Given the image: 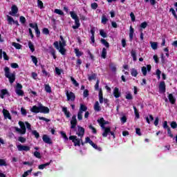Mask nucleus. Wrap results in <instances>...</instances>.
Here are the masks:
<instances>
[{"label":"nucleus","instance_id":"obj_1","mask_svg":"<svg viewBox=\"0 0 177 177\" xmlns=\"http://www.w3.org/2000/svg\"><path fill=\"white\" fill-rule=\"evenodd\" d=\"M97 122L100 124L102 129L103 130V138H107V135L110 133L113 136V139H115V135L114 134V132L111 131V127H104V125H109V124H110V122L106 121L104 120V118H101L100 120H97Z\"/></svg>","mask_w":177,"mask_h":177},{"label":"nucleus","instance_id":"obj_2","mask_svg":"<svg viewBox=\"0 0 177 177\" xmlns=\"http://www.w3.org/2000/svg\"><path fill=\"white\" fill-rule=\"evenodd\" d=\"M76 135L79 136L80 138H77L76 136H71L69 137V140H72L74 143V146H81V143L82 146H84V142H82V137L85 135V129L81 127H78Z\"/></svg>","mask_w":177,"mask_h":177},{"label":"nucleus","instance_id":"obj_3","mask_svg":"<svg viewBox=\"0 0 177 177\" xmlns=\"http://www.w3.org/2000/svg\"><path fill=\"white\" fill-rule=\"evenodd\" d=\"M30 111L32 113H44V114H48L49 113V108L46 107V106H44L42 105V104H39V106H33L31 109H30Z\"/></svg>","mask_w":177,"mask_h":177},{"label":"nucleus","instance_id":"obj_4","mask_svg":"<svg viewBox=\"0 0 177 177\" xmlns=\"http://www.w3.org/2000/svg\"><path fill=\"white\" fill-rule=\"evenodd\" d=\"M53 45L55 48L59 50L60 54L66 55V48H64V46H66V41H59H59H55Z\"/></svg>","mask_w":177,"mask_h":177},{"label":"nucleus","instance_id":"obj_5","mask_svg":"<svg viewBox=\"0 0 177 177\" xmlns=\"http://www.w3.org/2000/svg\"><path fill=\"white\" fill-rule=\"evenodd\" d=\"M5 77L8 78L10 83L12 84L16 80V75L15 73H10V69L9 67L6 66L4 68Z\"/></svg>","mask_w":177,"mask_h":177},{"label":"nucleus","instance_id":"obj_6","mask_svg":"<svg viewBox=\"0 0 177 177\" xmlns=\"http://www.w3.org/2000/svg\"><path fill=\"white\" fill-rule=\"evenodd\" d=\"M19 125L20 128L17 127H15L14 129L16 131V132H17L18 133H20L21 135H26V124H24V122L19 121Z\"/></svg>","mask_w":177,"mask_h":177},{"label":"nucleus","instance_id":"obj_7","mask_svg":"<svg viewBox=\"0 0 177 177\" xmlns=\"http://www.w3.org/2000/svg\"><path fill=\"white\" fill-rule=\"evenodd\" d=\"M86 110H88V107L81 104L79 109V112L77 113V119L79 120V121H81L82 120V114L84 113V111H86Z\"/></svg>","mask_w":177,"mask_h":177},{"label":"nucleus","instance_id":"obj_8","mask_svg":"<svg viewBox=\"0 0 177 177\" xmlns=\"http://www.w3.org/2000/svg\"><path fill=\"white\" fill-rule=\"evenodd\" d=\"M23 86L21 84L17 83L15 88V93L18 96H24V91H23Z\"/></svg>","mask_w":177,"mask_h":177},{"label":"nucleus","instance_id":"obj_9","mask_svg":"<svg viewBox=\"0 0 177 177\" xmlns=\"http://www.w3.org/2000/svg\"><path fill=\"white\" fill-rule=\"evenodd\" d=\"M66 97H67V100L68 102H74V100H75V94H74V93L70 91L68 92V91H66Z\"/></svg>","mask_w":177,"mask_h":177},{"label":"nucleus","instance_id":"obj_10","mask_svg":"<svg viewBox=\"0 0 177 177\" xmlns=\"http://www.w3.org/2000/svg\"><path fill=\"white\" fill-rule=\"evenodd\" d=\"M17 148L18 149V151H30V149H31L29 146L23 145H17Z\"/></svg>","mask_w":177,"mask_h":177},{"label":"nucleus","instance_id":"obj_11","mask_svg":"<svg viewBox=\"0 0 177 177\" xmlns=\"http://www.w3.org/2000/svg\"><path fill=\"white\" fill-rule=\"evenodd\" d=\"M42 140L44 142V143H46L47 145H52V139H50V137L48 136V135H43Z\"/></svg>","mask_w":177,"mask_h":177},{"label":"nucleus","instance_id":"obj_12","mask_svg":"<svg viewBox=\"0 0 177 177\" xmlns=\"http://www.w3.org/2000/svg\"><path fill=\"white\" fill-rule=\"evenodd\" d=\"M5 96H10L9 91H8V89H1L0 90V97L1 99H4Z\"/></svg>","mask_w":177,"mask_h":177},{"label":"nucleus","instance_id":"obj_13","mask_svg":"<svg viewBox=\"0 0 177 177\" xmlns=\"http://www.w3.org/2000/svg\"><path fill=\"white\" fill-rule=\"evenodd\" d=\"M71 129H75V127H77V116L73 115L72 117V120H71Z\"/></svg>","mask_w":177,"mask_h":177},{"label":"nucleus","instance_id":"obj_14","mask_svg":"<svg viewBox=\"0 0 177 177\" xmlns=\"http://www.w3.org/2000/svg\"><path fill=\"white\" fill-rule=\"evenodd\" d=\"M19 12V8L17 6H12L11 8V11L9 12L10 16H16V14Z\"/></svg>","mask_w":177,"mask_h":177},{"label":"nucleus","instance_id":"obj_15","mask_svg":"<svg viewBox=\"0 0 177 177\" xmlns=\"http://www.w3.org/2000/svg\"><path fill=\"white\" fill-rule=\"evenodd\" d=\"M151 70V65H147L146 66H143L142 68V73L143 75H147V71H150Z\"/></svg>","mask_w":177,"mask_h":177},{"label":"nucleus","instance_id":"obj_16","mask_svg":"<svg viewBox=\"0 0 177 177\" xmlns=\"http://www.w3.org/2000/svg\"><path fill=\"white\" fill-rule=\"evenodd\" d=\"M159 91L161 93H165V82H161L160 83Z\"/></svg>","mask_w":177,"mask_h":177},{"label":"nucleus","instance_id":"obj_17","mask_svg":"<svg viewBox=\"0 0 177 177\" xmlns=\"http://www.w3.org/2000/svg\"><path fill=\"white\" fill-rule=\"evenodd\" d=\"M3 114L4 118L6 119L8 118V120H12V116H10V113H9V111L3 109Z\"/></svg>","mask_w":177,"mask_h":177},{"label":"nucleus","instance_id":"obj_18","mask_svg":"<svg viewBox=\"0 0 177 177\" xmlns=\"http://www.w3.org/2000/svg\"><path fill=\"white\" fill-rule=\"evenodd\" d=\"M48 51L51 53L53 59H56V50H55V48L52 46L48 47Z\"/></svg>","mask_w":177,"mask_h":177},{"label":"nucleus","instance_id":"obj_19","mask_svg":"<svg viewBox=\"0 0 177 177\" xmlns=\"http://www.w3.org/2000/svg\"><path fill=\"white\" fill-rule=\"evenodd\" d=\"M2 53H3V57L4 60H9V57L8 56V54H6V52L2 51V49H0V59H2Z\"/></svg>","mask_w":177,"mask_h":177},{"label":"nucleus","instance_id":"obj_20","mask_svg":"<svg viewBox=\"0 0 177 177\" xmlns=\"http://www.w3.org/2000/svg\"><path fill=\"white\" fill-rule=\"evenodd\" d=\"M113 95L115 97L118 98L120 96H121V93L120 92V90L118 88L115 87L113 90Z\"/></svg>","mask_w":177,"mask_h":177},{"label":"nucleus","instance_id":"obj_21","mask_svg":"<svg viewBox=\"0 0 177 177\" xmlns=\"http://www.w3.org/2000/svg\"><path fill=\"white\" fill-rule=\"evenodd\" d=\"M75 26H73V30H77V28H80L81 24H80V19L78 18L77 19H75Z\"/></svg>","mask_w":177,"mask_h":177},{"label":"nucleus","instance_id":"obj_22","mask_svg":"<svg viewBox=\"0 0 177 177\" xmlns=\"http://www.w3.org/2000/svg\"><path fill=\"white\" fill-rule=\"evenodd\" d=\"M150 45H151V48H152L153 50H156L158 47V43L156 41H150Z\"/></svg>","mask_w":177,"mask_h":177},{"label":"nucleus","instance_id":"obj_23","mask_svg":"<svg viewBox=\"0 0 177 177\" xmlns=\"http://www.w3.org/2000/svg\"><path fill=\"white\" fill-rule=\"evenodd\" d=\"M62 111L64 113L66 118H70V111L67 110V107H62Z\"/></svg>","mask_w":177,"mask_h":177},{"label":"nucleus","instance_id":"obj_24","mask_svg":"<svg viewBox=\"0 0 177 177\" xmlns=\"http://www.w3.org/2000/svg\"><path fill=\"white\" fill-rule=\"evenodd\" d=\"M169 100L171 104H175V102H176V100L175 97H174V95L172 94H169Z\"/></svg>","mask_w":177,"mask_h":177},{"label":"nucleus","instance_id":"obj_25","mask_svg":"<svg viewBox=\"0 0 177 177\" xmlns=\"http://www.w3.org/2000/svg\"><path fill=\"white\" fill-rule=\"evenodd\" d=\"M94 110L95 111H100V110H102V109L100 108V105L99 104V102H95V104H94Z\"/></svg>","mask_w":177,"mask_h":177},{"label":"nucleus","instance_id":"obj_26","mask_svg":"<svg viewBox=\"0 0 177 177\" xmlns=\"http://www.w3.org/2000/svg\"><path fill=\"white\" fill-rule=\"evenodd\" d=\"M133 28H132V26H130V30H129V39L130 41H132L133 39Z\"/></svg>","mask_w":177,"mask_h":177},{"label":"nucleus","instance_id":"obj_27","mask_svg":"<svg viewBox=\"0 0 177 177\" xmlns=\"http://www.w3.org/2000/svg\"><path fill=\"white\" fill-rule=\"evenodd\" d=\"M107 21H109V19H107V17L105 15H103L102 17L101 23L102 24H106Z\"/></svg>","mask_w":177,"mask_h":177},{"label":"nucleus","instance_id":"obj_28","mask_svg":"<svg viewBox=\"0 0 177 177\" xmlns=\"http://www.w3.org/2000/svg\"><path fill=\"white\" fill-rule=\"evenodd\" d=\"M145 120L147 122V124H150V121H154V118L151 115H149V116H147L145 118Z\"/></svg>","mask_w":177,"mask_h":177},{"label":"nucleus","instance_id":"obj_29","mask_svg":"<svg viewBox=\"0 0 177 177\" xmlns=\"http://www.w3.org/2000/svg\"><path fill=\"white\" fill-rule=\"evenodd\" d=\"M7 20L8 21V24H10V26H12V24L15 23V19H13V18L9 15H7Z\"/></svg>","mask_w":177,"mask_h":177},{"label":"nucleus","instance_id":"obj_30","mask_svg":"<svg viewBox=\"0 0 177 177\" xmlns=\"http://www.w3.org/2000/svg\"><path fill=\"white\" fill-rule=\"evenodd\" d=\"M75 53L77 57H80L84 55V53L80 51L78 48H75Z\"/></svg>","mask_w":177,"mask_h":177},{"label":"nucleus","instance_id":"obj_31","mask_svg":"<svg viewBox=\"0 0 177 177\" xmlns=\"http://www.w3.org/2000/svg\"><path fill=\"white\" fill-rule=\"evenodd\" d=\"M44 89L47 93H50L52 92V88H50V86L49 84H45Z\"/></svg>","mask_w":177,"mask_h":177},{"label":"nucleus","instance_id":"obj_32","mask_svg":"<svg viewBox=\"0 0 177 177\" xmlns=\"http://www.w3.org/2000/svg\"><path fill=\"white\" fill-rule=\"evenodd\" d=\"M54 13H56L57 15H59V16H64V12H63V11L60 9H55L54 10Z\"/></svg>","mask_w":177,"mask_h":177},{"label":"nucleus","instance_id":"obj_33","mask_svg":"<svg viewBox=\"0 0 177 177\" xmlns=\"http://www.w3.org/2000/svg\"><path fill=\"white\" fill-rule=\"evenodd\" d=\"M106 56H107V50L104 48L102 49L101 57H102V59H106Z\"/></svg>","mask_w":177,"mask_h":177},{"label":"nucleus","instance_id":"obj_34","mask_svg":"<svg viewBox=\"0 0 177 177\" xmlns=\"http://www.w3.org/2000/svg\"><path fill=\"white\" fill-rule=\"evenodd\" d=\"M70 15L72 19H73V20H76L77 19H78V15H77V14H75V12L71 11Z\"/></svg>","mask_w":177,"mask_h":177},{"label":"nucleus","instance_id":"obj_35","mask_svg":"<svg viewBox=\"0 0 177 177\" xmlns=\"http://www.w3.org/2000/svg\"><path fill=\"white\" fill-rule=\"evenodd\" d=\"M101 43L103 45H104V46H106V48H110V44H109V42H107V41H106V39H101Z\"/></svg>","mask_w":177,"mask_h":177},{"label":"nucleus","instance_id":"obj_36","mask_svg":"<svg viewBox=\"0 0 177 177\" xmlns=\"http://www.w3.org/2000/svg\"><path fill=\"white\" fill-rule=\"evenodd\" d=\"M90 145L91 146H92V147H93V149H95V150H99L100 151H102V148L98 147L97 145L95 144L93 142H91V144Z\"/></svg>","mask_w":177,"mask_h":177},{"label":"nucleus","instance_id":"obj_37","mask_svg":"<svg viewBox=\"0 0 177 177\" xmlns=\"http://www.w3.org/2000/svg\"><path fill=\"white\" fill-rule=\"evenodd\" d=\"M12 46H15L16 49H21V45L19 43L12 42Z\"/></svg>","mask_w":177,"mask_h":177},{"label":"nucleus","instance_id":"obj_38","mask_svg":"<svg viewBox=\"0 0 177 177\" xmlns=\"http://www.w3.org/2000/svg\"><path fill=\"white\" fill-rule=\"evenodd\" d=\"M48 165H50V162L39 165V169H44V168H46V167H48Z\"/></svg>","mask_w":177,"mask_h":177},{"label":"nucleus","instance_id":"obj_39","mask_svg":"<svg viewBox=\"0 0 177 177\" xmlns=\"http://www.w3.org/2000/svg\"><path fill=\"white\" fill-rule=\"evenodd\" d=\"M134 113L136 115V118H140V115H139V112L138 111V109H136V106H133Z\"/></svg>","mask_w":177,"mask_h":177},{"label":"nucleus","instance_id":"obj_40","mask_svg":"<svg viewBox=\"0 0 177 177\" xmlns=\"http://www.w3.org/2000/svg\"><path fill=\"white\" fill-rule=\"evenodd\" d=\"M28 46L31 52H34V50H35V48H34V44H32V42L28 41Z\"/></svg>","mask_w":177,"mask_h":177},{"label":"nucleus","instance_id":"obj_41","mask_svg":"<svg viewBox=\"0 0 177 177\" xmlns=\"http://www.w3.org/2000/svg\"><path fill=\"white\" fill-rule=\"evenodd\" d=\"M37 6L39 9H43L44 8V3L41 0H37Z\"/></svg>","mask_w":177,"mask_h":177},{"label":"nucleus","instance_id":"obj_42","mask_svg":"<svg viewBox=\"0 0 177 177\" xmlns=\"http://www.w3.org/2000/svg\"><path fill=\"white\" fill-rule=\"evenodd\" d=\"M71 81L73 82V85H75V86H80V84L77 82V80H75L74 77H71Z\"/></svg>","mask_w":177,"mask_h":177},{"label":"nucleus","instance_id":"obj_43","mask_svg":"<svg viewBox=\"0 0 177 177\" xmlns=\"http://www.w3.org/2000/svg\"><path fill=\"white\" fill-rule=\"evenodd\" d=\"M131 75L132 77H137L138 76V71L135 68L131 69Z\"/></svg>","mask_w":177,"mask_h":177},{"label":"nucleus","instance_id":"obj_44","mask_svg":"<svg viewBox=\"0 0 177 177\" xmlns=\"http://www.w3.org/2000/svg\"><path fill=\"white\" fill-rule=\"evenodd\" d=\"M32 172V169H30V170H28L24 173L22 175V177H27L28 176L29 174H31Z\"/></svg>","mask_w":177,"mask_h":177},{"label":"nucleus","instance_id":"obj_45","mask_svg":"<svg viewBox=\"0 0 177 177\" xmlns=\"http://www.w3.org/2000/svg\"><path fill=\"white\" fill-rule=\"evenodd\" d=\"M61 136L64 139V140H68V138L67 137V135L64 131H61L60 132Z\"/></svg>","mask_w":177,"mask_h":177},{"label":"nucleus","instance_id":"obj_46","mask_svg":"<svg viewBox=\"0 0 177 177\" xmlns=\"http://www.w3.org/2000/svg\"><path fill=\"white\" fill-rule=\"evenodd\" d=\"M131 56L133 57V59L134 62H136V51H135L134 50H131Z\"/></svg>","mask_w":177,"mask_h":177},{"label":"nucleus","instance_id":"obj_47","mask_svg":"<svg viewBox=\"0 0 177 177\" xmlns=\"http://www.w3.org/2000/svg\"><path fill=\"white\" fill-rule=\"evenodd\" d=\"M32 62L35 64V66H37V64L38 63V59H37V57L32 55L30 56Z\"/></svg>","mask_w":177,"mask_h":177},{"label":"nucleus","instance_id":"obj_48","mask_svg":"<svg viewBox=\"0 0 177 177\" xmlns=\"http://www.w3.org/2000/svg\"><path fill=\"white\" fill-rule=\"evenodd\" d=\"M31 132L34 135V136L36 138V139H38V138H39V133L37 132L36 130H33V131L32 130Z\"/></svg>","mask_w":177,"mask_h":177},{"label":"nucleus","instance_id":"obj_49","mask_svg":"<svg viewBox=\"0 0 177 177\" xmlns=\"http://www.w3.org/2000/svg\"><path fill=\"white\" fill-rule=\"evenodd\" d=\"M126 99H127V100H132V99H133V97L132 96V94H131V93H127L126 95Z\"/></svg>","mask_w":177,"mask_h":177},{"label":"nucleus","instance_id":"obj_50","mask_svg":"<svg viewBox=\"0 0 177 177\" xmlns=\"http://www.w3.org/2000/svg\"><path fill=\"white\" fill-rule=\"evenodd\" d=\"M100 34L101 37H102L103 38H106V37H107V34L104 32V30H100Z\"/></svg>","mask_w":177,"mask_h":177},{"label":"nucleus","instance_id":"obj_51","mask_svg":"<svg viewBox=\"0 0 177 177\" xmlns=\"http://www.w3.org/2000/svg\"><path fill=\"white\" fill-rule=\"evenodd\" d=\"M6 160L5 159H0V166L6 167Z\"/></svg>","mask_w":177,"mask_h":177},{"label":"nucleus","instance_id":"obj_52","mask_svg":"<svg viewBox=\"0 0 177 177\" xmlns=\"http://www.w3.org/2000/svg\"><path fill=\"white\" fill-rule=\"evenodd\" d=\"M88 128H89L90 129H91L93 133H94V134L97 133L96 129H95V128L93 127V126H92V124H90V125L88 126Z\"/></svg>","mask_w":177,"mask_h":177},{"label":"nucleus","instance_id":"obj_53","mask_svg":"<svg viewBox=\"0 0 177 177\" xmlns=\"http://www.w3.org/2000/svg\"><path fill=\"white\" fill-rule=\"evenodd\" d=\"M169 12H171L172 15L174 16V17L177 19L176 12H175V10L173 8H170Z\"/></svg>","mask_w":177,"mask_h":177},{"label":"nucleus","instance_id":"obj_54","mask_svg":"<svg viewBox=\"0 0 177 177\" xmlns=\"http://www.w3.org/2000/svg\"><path fill=\"white\" fill-rule=\"evenodd\" d=\"M89 81H92V80H96V74L93 73L91 76H88Z\"/></svg>","mask_w":177,"mask_h":177},{"label":"nucleus","instance_id":"obj_55","mask_svg":"<svg viewBox=\"0 0 177 177\" xmlns=\"http://www.w3.org/2000/svg\"><path fill=\"white\" fill-rule=\"evenodd\" d=\"M163 128H164V129H167V130H168V129H170L169 127L168 126V122L165 121L163 122Z\"/></svg>","mask_w":177,"mask_h":177},{"label":"nucleus","instance_id":"obj_56","mask_svg":"<svg viewBox=\"0 0 177 177\" xmlns=\"http://www.w3.org/2000/svg\"><path fill=\"white\" fill-rule=\"evenodd\" d=\"M21 113L22 115H27V111L24 108H21Z\"/></svg>","mask_w":177,"mask_h":177},{"label":"nucleus","instance_id":"obj_57","mask_svg":"<svg viewBox=\"0 0 177 177\" xmlns=\"http://www.w3.org/2000/svg\"><path fill=\"white\" fill-rule=\"evenodd\" d=\"M156 75H157L158 80H160V78H161V71H160V69L156 70Z\"/></svg>","mask_w":177,"mask_h":177},{"label":"nucleus","instance_id":"obj_58","mask_svg":"<svg viewBox=\"0 0 177 177\" xmlns=\"http://www.w3.org/2000/svg\"><path fill=\"white\" fill-rule=\"evenodd\" d=\"M55 73L57 74V75H60L62 74V69L56 67L55 68Z\"/></svg>","mask_w":177,"mask_h":177},{"label":"nucleus","instance_id":"obj_59","mask_svg":"<svg viewBox=\"0 0 177 177\" xmlns=\"http://www.w3.org/2000/svg\"><path fill=\"white\" fill-rule=\"evenodd\" d=\"M140 27L141 28H146V27H147V22H146V21L142 22V23L140 24Z\"/></svg>","mask_w":177,"mask_h":177},{"label":"nucleus","instance_id":"obj_60","mask_svg":"<svg viewBox=\"0 0 177 177\" xmlns=\"http://www.w3.org/2000/svg\"><path fill=\"white\" fill-rule=\"evenodd\" d=\"M91 8H93L94 10H95V9H97V4L96 3H93L91 5Z\"/></svg>","mask_w":177,"mask_h":177},{"label":"nucleus","instance_id":"obj_61","mask_svg":"<svg viewBox=\"0 0 177 177\" xmlns=\"http://www.w3.org/2000/svg\"><path fill=\"white\" fill-rule=\"evenodd\" d=\"M34 156L35 157H36L37 158H41V153L38 152V151H35L34 153Z\"/></svg>","mask_w":177,"mask_h":177},{"label":"nucleus","instance_id":"obj_62","mask_svg":"<svg viewBox=\"0 0 177 177\" xmlns=\"http://www.w3.org/2000/svg\"><path fill=\"white\" fill-rule=\"evenodd\" d=\"M18 140L21 142V143L26 142V138L24 137H19Z\"/></svg>","mask_w":177,"mask_h":177},{"label":"nucleus","instance_id":"obj_63","mask_svg":"<svg viewBox=\"0 0 177 177\" xmlns=\"http://www.w3.org/2000/svg\"><path fill=\"white\" fill-rule=\"evenodd\" d=\"M19 20L22 24H24V23H26V17L23 16L20 17Z\"/></svg>","mask_w":177,"mask_h":177},{"label":"nucleus","instance_id":"obj_64","mask_svg":"<svg viewBox=\"0 0 177 177\" xmlns=\"http://www.w3.org/2000/svg\"><path fill=\"white\" fill-rule=\"evenodd\" d=\"M171 127L173 128V129H175V128H177L176 122H171Z\"/></svg>","mask_w":177,"mask_h":177}]
</instances>
